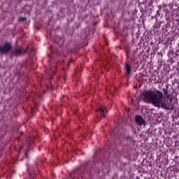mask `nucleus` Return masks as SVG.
Returning a JSON list of instances; mask_svg holds the SVG:
<instances>
[{
	"label": "nucleus",
	"mask_w": 179,
	"mask_h": 179,
	"mask_svg": "<svg viewBox=\"0 0 179 179\" xmlns=\"http://www.w3.org/2000/svg\"><path fill=\"white\" fill-rule=\"evenodd\" d=\"M70 62L73 63V61L71 59V60L70 61Z\"/></svg>",
	"instance_id": "14"
},
{
	"label": "nucleus",
	"mask_w": 179,
	"mask_h": 179,
	"mask_svg": "<svg viewBox=\"0 0 179 179\" xmlns=\"http://www.w3.org/2000/svg\"><path fill=\"white\" fill-rule=\"evenodd\" d=\"M144 96V101L147 103L152 104L156 106V98L157 97V94L152 90H148L143 92Z\"/></svg>",
	"instance_id": "1"
},
{
	"label": "nucleus",
	"mask_w": 179,
	"mask_h": 179,
	"mask_svg": "<svg viewBox=\"0 0 179 179\" xmlns=\"http://www.w3.org/2000/svg\"><path fill=\"white\" fill-rule=\"evenodd\" d=\"M159 10L157 11V13H159Z\"/></svg>",
	"instance_id": "15"
},
{
	"label": "nucleus",
	"mask_w": 179,
	"mask_h": 179,
	"mask_svg": "<svg viewBox=\"0 0 179 179\" xmlns=\"http://www.w3.org/2000/svg\"><path fill=\"white\" fill-rule=\"evenodd\" d=\"M96 113L98 114V116L101 117H106L108 110L106 108L101 107L96 110Z\"/></svg>",
	"instance_id": "6"
},
{
	"label": "nucleus",
	"mask_w": 179,
	"mask_h": 179,
	"mask_svg": "<svg viewBox=\"0 0 179 179\" xmlns=\"http://www.w3.org/2000/svg\"><path fill=\"white\" fill-rule=\"evenodd\" d=\"M25 20H27V19H26L25 17H20V18L19 19V21H20V22H24V21H25Z\"/></svg>",
	"instance_id": "10"
},
{
	"label": "nucleus",
	"mask_w": 179,
	"mask_h": 179,
	"mask_svg": "<svg viewBox=\"0 0 179 179\" xmlns=\"http://www.w3.org/2000/svg\"><path fill=\"white\" fill-rule=\"evenodd\" d=\"M20 136H22L24 134L22 132L20 133Z\"/></svg>",
	"instance_id": "13"
},
{
	"label": "nucleus",
	"mask_w": 179,
	"mask_h": 179,
	"mask_svg": "<svg viewBox=\"0 0 179 179\" xmlns=\"http://www.w3.org/2000/svg\"><path fill=\"white\" fill-rule=\"evenodd\" d=\"M131 67L132 65L130 63L129 60H126V62H124V74H126V76H129L131 74Z\"/></svg>",
	"instance_id": "4"
},
{
	"label": "nucleus",
	"mask_w": 179,
	"mask_h": 179,
	"mask_svg": "<svg viewBox=\"0 0 179 179\" xmlns=\"http://www.w3.org/2000/svg\"><path fill=\"white\" fill-rule=\"evenodd\" d=\"M163 92H161L159 95L157 94V98H155L156 106H158L161 102V99H165Z\"/></svg>",
	"instance_id": "7"
},
{
	"label": "nucleus",
	"mask_w": 179,
	"mask_h": 179,
	"mask_svg": "<svg viewBox=\"0 0 179 179\" xmlns=\"http://www.w3.org/2000/svg\"><path fill=\"white\" fill-rule=\"evenodd\" d=\"M29 141H30V144L31 145L34 144V142L31 138H30Z\"/></svg>",
	"instance_id": "11"
},
{
	"label": "nucleus",
	"mask_w": 179,
	"mask_h": 179,
	"mask_svg": "<svg viewBox=\"0 0 179 179\" xmlns=\"http://www.w3.org/2000/svg\"><path fill=\"white\" fill-rule=\"evenodd\" d=\"M27 52V50L24 48H20L19 49H15L11 52V55L15 57H19L22 55H24Z\"/></svg>",
	"instance_id": "5"
},
{
	"label": "nucleus",
	"mask_w": 179,
	"mask_h": 179,
	"mask_svg": "<svg viewBox=\"0 0 179 179\" xmlns=\"http://www.w3.org/2000/svg\"><path fill=\"white\" fill-rule=\"evenodd\" d=\"M157 94H158V95H159L160 94H162V92H160L159 90H157Z\"/></svg>",
	"instance_id": "12"
},
{
	"label": "nucleus",
	"mask_w": 179,
	"mask_h": 179,
	"mask_svg": "<svg viewBox=\"0 0 179 179\" xmlns=\"http://www.w3.org/2000/svg\"><path fill=\"white\" fill-rule=\"evenodd\" d=\"M164 95H165V98H166L168 100L172 101V99L171 98V95L169 94V86L166 85V88H164Z\"/></svg>",
	"instance_id": "9"
},
{
	"label": "nucleus",
	"mask_w": 179,
	"mask_h": 179,
	"mask_svg": "<svg viewBox=\"0 0 179 179\" xmlns=\"http://www.w3.org/2000/svg\"><path fill=\"white\" fill-rule=\"evenodd\" d=\"M12 50V45L10 42H4L0 45V54L6 55Z\"/></svg>",
	"instance_id": "2"
},
{
	"label": "nucleus",
	"mask_w": 179,
	"mask_h": 179,
	"mask_svg": "<svg viewBox=\"0 0 179 179\" xmlns=\"http://www.w3.org/2000/svg\"><path fill=\"white\" fill-rule=\"evenodd\" d=\"M171 103V102L170 100H168L167 99L164 98V99H161V101H159V105H158V106L154 105V106L158 107V108H162L166 110H170Z\"/></svg>",
	"instance_id": "3"
},
{
	"label": "nucleus",
	"mask_w": 179,
	"mask_h": 179,
	"mask_svg": "<svg viewBox=\"0 0 179 179\" xmlns=\"http://www.w3.org/2000/svg\"><path fill=\"white\" fill-rule=\"evenodd\" d=\"M136 122H137V124H138V125L142 126V125L145 124V121L143 120V118L141 116L137 115L136 117Z\"/></svg>",
	"instance_id": "8"
}]
</instances>
